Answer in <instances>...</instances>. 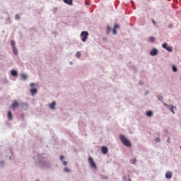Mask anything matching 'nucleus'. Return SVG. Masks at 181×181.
I'll list each match as a JSON object with an SVG mask.
<instances>
[{
	"instance_id": "obj_1",
	"label": "nucleus",
	"mask_w": 181,
	"mask_h": 181,
	"mask_svg": "<svg viewBox=\"0 0 181 181\" xmlns=\"http://www.w3.org/2000/svg\"><path fill=\"white\" fill-rule=\"evenodd\" d=\"M119 138L124 146H127V148H131V141H129V140H128L127 137H125L123 134H119Z\"/></svg>"
},
{
	"instance_id": "obj_2",
	"label": "nucleus",
	"mask_w": 181,
	"mask_h": 181,
	"mask_svg": "<svg viewBox=\"0 0 181 181\" xmlns=\"http://www.w3.org/2000/svg\"><path fill=\"white\" fill-rule=\"evenodd\" d=\"M88 162L93 169H97V164H95V162H94V160L92 158V157L88 158Z\"/></svg>"
},
{
	"instance_id": "obj_3",
	"label": "nucleus",
	"mask_w": 181,
	"mask_h": 181,
	"mask_svg": "<svg viewBox=\"0 0 181 181\" xmlns=\"http://www.w3.org/2000/svg\"><path fill=\"white\" fill-rule=\"evenodd\" d=\"M81 36H82V42H86L87 40V37H88V32L87 31H83L81 33Z\"/></svg>"
},
{
	"instance_id": "obj_4",
	"label": "nucleus",
	"mask_w": 181,
	"mask_h": 181,
	"mask_svg": "<svg viewBox=\"0 0 181 181\" xmlns=\"http://www.w3.org/2000/svg\"><path fill=\"white\" fill-rule=\"evenodd\" d=\"M162 47H163V49H166L168 52H172V47L168 46V43L166 42L162 45Z\"/></svg>"
},
{
	"instance_id": "obj_5",
	"label": "nucleus",
	"mask_w": 181,
	"mask_h": 181,
	"mask_svg": "<svg viewBox=\"0 0 181 181\" xmlns=\"http://www.w3.org/2000/svg\"><path fill=\"white\" fill-rule=\"evenodd\" d=\"M19 107V104L18 103V101L15 100L13 104H11V110H15V108Z\"/></svg>"
},
{
	"instance_id": "obj_6",
	"label": "nucleus",
	"mask_w": 181,
	"mask_h": 181,
	"mask_svg": "<svg viewBox=\"0 0 181 181\" xmlns=\"http://www.w3.org/2000/svg\"><path fill=\"white\" fill-rule=\"evenodd\" d=\"M151 56H156L158 54V49L156 48L153 49L150 52Z\"/></svg>"
},
{
	"instance_id": "obj_7",
	"label": "nucleus",
	"mask_w": 181,
	"mask_h": 181,
	"mask_svg": "<svg viewBox=\"0 0 181 181\" xmlns=\"http://www.w3.org/2000/svg\"><path fill=\"white\" fill-rule=\"evenodd\" d=\"M165 177H166V179H172V172L168 171L165 173Z\"/></svg>"
},
{
	"instance_id": "obj_8",
	"label": "nucleus",
	"mask_w": 181,
	"mask_h": 181,
	"mask_svg": "<svg viewBox=\"0 0 181 181\" xmlns=\"http://www.w3.org/2000/svg\"><path fill=\"white\" fill-rule=\"evenodd\" d=\"M101 151L105 155V153H108V148H107V146H103Z\"/></svg>"
},
{
	"instance_id": "obj_9",
	"label": "nucleus",
	"mask_w": 181,
	"mask_h": 181,
	"mask_svg": "<svg viewBox=\"0 0 181 181\" xmlns=\"http://www.w3.org/2000/svg\"><path fill=\"white\" fill-rule=\"evenodd\" d=\"M49 107H51L52 110H54V107H56V102L53 101L51 104L49 105Z\"/></svg>"
},
{
	"instance_id": "obj_10",
	"label": "nucleus",
	"mask_w": 181,
	"mask_h": 181,
	"mask_svg": "<svg viewBox=\"0 0 181 181\" xmlns=\"http://www.w3.org/2000/svg\"><path fill=\"white\" fill-rule=\"evenodd\" d=\"M36 93H37V88H32L30 90V93L32 94V95H35L36 94Z\"/></svg>"
},
{
	"instance_id": "obj_11",
	"label": "nucleus",
	"mask_w": 181,
	"mask_h": 181,
	"mask_svg": "<svg viewBox=\"0 0 181 181\" xmlns=\"http://www.w3.org/2000/svg\"><path fill=\"white\" fill-rule=\"evenodd\" d=\"M67 5H73V0H63Z\"/></svg>"
},
{
	"instance_id": "obj_12",
	"label": "nucleus",
	"mask_w": 181,
	"mask_h": 181,
	"mask_svg": "<svg viewBox=\"0 0 181 181\" xmlns=\"http://www.w3.org/2000/svg\"><path fill=\"white\" fill-rule=\"evenodd\" d=\"M146 115H147V117H152L153 113L152 112V111L148 110V111L146 112Z\"/></svg>"
},
{
	"instance_id": "obj_13",
	"label": "nucleus",
	"mask_w": 181,
	"mask_h": 181,
	"mask_svg": "<svg viewBox=\"0 0 181 181\" xmlns=\"http://www.w3.org/2000/svg\"><path fill=\"white\" fill-rule=\"evenodd\" d=\"M7 117L8 118V119H12V112L8 111V114H7Z\"/></svg>"
},
{
	"instance_id": "obj_14",
	"label": "nucleus",
	"mask_w": 181,
	"mask_h": 181,
	"mask_svg": "<svg viewBox=\"0 0 181 181\" xmlns=\"http://www.w3.org/2000/svg\"><path fill=\"white\" fill-rule=\"evenodd\" d=\"M11 75H13L14 77H16V76H18V72L16 70H12Z\"/></svg>"
},
{
	"instance_id": "obj_15",
	"label": "nucleus",
	"mask_w": 181,
	"mask_h": 181,
	"mask_svg": "<svg viewBox=\"0 0 181 181\" xmlns=\"http://www.w3.org/2000/svg\"><path fill=\"white\" fill-rule=\"evenodd\" d=\"M13 52L15 55L18 54V49H16V47H13Z\"/></svg>"
},
{
	"instance_id": "obj_16",
	"label": "nucleus",
	"mask_w": 181,
	"mask_h": 181,
	"mask_svg": "<svg viewBox=\"0 0 181 181\" xmlns=\"http://www.w3.org/2000/svg\"><path fill=\"white\" fill-rule=\"evenodd\" d=\"M21 78H22V80H26V78H28V76H26V74H22Z\"/></svg>"
},
{
	"instance_id": "obj_17",
	"label": "nucleus",
	"mask_w": 181,
	"mask_h": 181,
	"mask_svg": "<svg viewBox=\"0 0 181 181\" xmlns=\"http://www.w3.org/2000/svg\"><path fill=\"white\" fill-rule=\"evenodd\" d=\"M131 163H136V158L134 157L131 159Z\"/></svg>"
},
{
	"instance_id": "obj_18",
	"label": "nucleus",
	"mask_w": 181,
	"mask_h": 181,
	"mask_svg": "<svg viewBox=\"0 0 181 181\" xmlns=\"http://www.w3.org/2000/svg\"><path fill=\"white\" fill-rule=\"evenodd\" d=\"M148 41L151 42V43H153V42H155V37H150L148 38Z\"/></svg>"
},
{
	"instance_id": "obj_19",
	"label": "nucleus",
	"mask_w": 181,
	"mask_h": 181,
	"mask_svg": "<svg viewBox=\"0 0 181 181\" xmlns=\"http://www.w3.org/2000/svg\"><path fill=\"white\" fill-rule=\"evenodd\" d=\"M172 69H173V71L175 73H176V71H177V68H176V66L173 65Z\"/></svg>"
},
{
	"instance_id": "obj_20",
	"label": "nucleus",
	"mask_w": 181,
	"mask_h": 181,
	"mask_svg": "<svg viewBox=\"0 0 181 181\" xmlns=\"http://www.w3.org/2000/svg\"><path fill=\"white\" fill-rule=\"evenodd\" d=\"M76 57H78V59L81 56V53L80 52H77L76 54Z\"/></svg>"
},
{
	"instance_id": "obj_21",
	"label": "nucleus",
	"mask_w": 181,
	"mask_h": 181,
	"mask_svg": "<svg viewBox=\"0 0 181 181\" xmlns=\"http://www.w3.org/2000/svg\"><path fill=\"white\" fill-rule=\"evenodd\" d=\"M11 46H12V48H13V47H15V41L11 40Z\"/></svg>"
},
{
	"instance_id": "obj_22",
	"label": "nucleus",
	"mask_w": 181,
	"mask_h": 181,
	"mask_svg": "<svg viewBox=\"0 0 181 181\" xmlns=\"http://www.w3.org/2000/svg\"><path fill=\"white\" fill-rule=\"evenodd\" d=\"M15 19H16L17 21L21 19V16H19V14L16 15Z\"/></svg>"
},
{
	"instance_id": "obj_23",
	"label": "nucleus",
	"mask_w": 181,
	"mask_h": 181,
	"mask_svg": "<svg viewBox=\"0 0 181 181\" xmlns=\"http://www.w3.org/2000/svg\"><path fill=\"white\" fill-rule=\"evenodd\" d=\"M173 108H175L174 106H172L170 108V111H171V112H173V114H175V111L173 110Z\"/></svg>"
},
{
	"instance_id": "obj_24",
	"label": "nucleus",
	"mask_w": 181,
	"mask_h": 181,
	"mask_svg": "<svg viewBox=\"0 0 181 181\" xmlns=\"http://www.w3.org/2000/svg\"><path fill=\"white\" fill-rule=\"evenodd\" d=\"M64 172H66V173H68L69 172H70V169H69V168H65L64 169Z\"/></svg>"
},
{
	"instance_id": "obj_25",
	"label": "nucleus",
	"mask_w": 181,
	"mask_h": 181,
	"mask_svg": "<svg viewBox=\"0 0 181 181\" xmlns=\"http://www.w3.org/2000/svg\"><path fill=\"white\" fill-rule=\"evenodd\" d=\"M113 35H117V30L115 28L113 29Z\"/></svg>"
},
{
	"instance_id": "obj_26",
	"label": "nucleus",
	"mask_w": 181,
	"mask_h": 181,
	"mask_svg": "<svg viewBox=\"0 0 181 181\" xmlns=\"http://www.w3.org/2000/svg\"><path fill=\"white\" fill-rule=\"evenodd\" d=\"M156 142H160V139L156 138Z\"/></svg>"
},
{
	"instance_id": "obj_27",
	"label": "nucleus",
	"mask_w": 181,
	"mask_h": 181,
	"mask_svg": "<svg viewBox=\"0 0 181 181\" xmlns=\"http://www.w3.org/2000/svg\"><path fill=\"white\" fill-rule=\"evenodd\" d=\"M62 163H63V165H64V166H66V165H67V162H66V161H63Z\"/></svg>"
},
{
	"instance_id": "obj_28",
	"label": "nucleus",
	"mask_w": 181,
	"mask_h": 181,
	"mask_svg": "<svg viewBox=\"0 0 181 181\" xmlns=\"http://www.w3.org/2000/svg\"><path fill=\"white\" fill-rule=\"evenodd\" d=\"M117 28H119V25H115V29H117Z\"/></svg>"
},
{
	"instance_id": "obj_29",
	"label": "nucleus",
	"mask_w": 181,
	"mask_h": 181,
	"mask_svg": "<svg viewBox=\"0 0 181 181\" xmlns=\"http://www.w3.org/2000/svg\"><path fill=\"white\" fill-rule=\"evenodd\" d=\"M35 86V83H31L30 84V87H33Z\"/></svg>"
},
{
	"instance_id": "obj_30",
	"label": "nucleus",
	"mask_w": 181,
	"mask_h": 181,
	"mask_svg": "<svg viewBox=\"0 0 181 181\" xmlns=\"http://www.w3.org/2000/svg\"><path fill=\"white\" fill-rule=\"evenodd\" d=\"M64 158V157L63 156H60V160H63Z\"/></svg>"
},
{
	"instance_id": "obj_31",
	"label": "nucleus",
	"mask_w": 181,
	"mask_h": 181,
	"mask_svg": "<svg viewBox=\"0 0 181 181\" xmlns=\"http://www.w3.org/2000/svg\"><path fill=\"white\" fill-rule=\"evenodd\" d=\"M152 22L154 25H156V22L155 21V20H153Z\"/></svg>"
},
{
	"instance_id": "obj_32",
	"label": "nucleus",
	"mask_w": 181,
	"mask_h": 181,
	"mask_svg": "<svg viewBox=\"0 0 181 181\" xmlns=\"http://www.w3.org/2000/svg\"><path fill=\"white\" fill-rule=\"evenodd\" d=\"M168 144L170 142V138H168Z\"/></svg>"
},
{
	"instance_id": "obj_33",
	"label": "nucleus",
	"mask_w": 181,
	"mask_h": 181,
	"mask_svg": "<svg viewBox=\"0 0 181 181\" xmlns=\"http://www.w3.org/2000/svg\"><path fill=\"white\" fill-rule=\"evenodd\" d=\"M164 105H165L166 107H168V105L166 103H164Z\"/></svg>"
},
{
	"instance_id": "obj_34",
	"label": "nucleus",
	"mask_w": 181,
	"mask_h": 181,
	"mask_svg": "<svg viewBox=\"0 0 181 181\" xmlns=\"http://www.w3.org/2000/svg\"><path fill=\"white\" fill-rule=\"evenodd\" d=\"M128 181H131V179H129Z\"/></svg>"
},
{
	"instance_id": "obj_35",
	"label": "nucleus",
	"mask_w": 181,
	"mask_h": 181,
	"mask_svg": "<svg viewBox=\"0 0 181 181\" xmlns=\"http://www.w3.org/2000/svg\"><path fill=\"white\" fill-rule=\"evenodd\" d=\"M107 29H109V30H110V27H107Z\"/></svg>"
}]
</instances>
